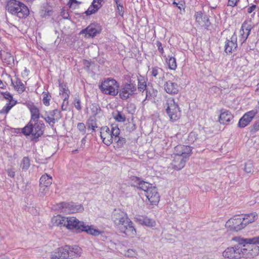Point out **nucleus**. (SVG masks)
I'll list each match as a JSON object with an SVG mask.
<instances>
[{
  "label": "nucleus",
  "instance_id": "15",
  "mask_svg": "<svg viewBox=\"0 0 259 259\" xmlns=\"http://www.w3.org/2000/svg\"><path fill=\"white\" fill-rule=\"evenodd\" d=\"M196 23L200 27H203L205 29H208L211 23L207 16H203L201 11L197 12L195 14Z\"/></svg>",
  "mask_w": 259,
  "mask_h": 259
},
{
  "label": "nucleus",
  "instance_id": "51",
  "mask_svg": "<svg viewBox=\"0 0 259 259\" xmlns=\"http://www.w3.org/2000/svg\"><path fill=\"white\" fill-rule=\"evenodd\" d=\"M77 128L84 134L85 132V126L82 122H79L77 124Z\"/></svg>",
  "mask_w": 259,
  "mask_h": 259
},
{
  "label": "nucleus",
  "instance_id": "36",
  "mask_svg": "<svg viewBox=\"0 0 259 259\" xmlns=\"http://www.w3.org/2000/svg\"><path fill=\"white\" fill-rule=\"evenodd\" d=\"M114 117L116 121L120 122H123L126 120L125 116L118 111H117L116 113L114 114Z\"/></svg>",
  "mask_w": 259,
  "mask_h": 259
},
{
  "label": "nucleus",
  "instance_id": "31",
  "mask_svg": "<svg viewBox=\"0 0 259 259\" xmlns=\"http://www.w3.org/2000/svg\"><path fill=\"white\" fill-rule=\"evenodd\" d=\"M138 89L140 92H143L147 89L146 81L143 77L138 78Z\"/></svg>",
  "mask_w": 259,
  "mask_h": 259
},
{
  "label": "nucleus",
  "instance_id": "3",
  "mask_svg": "<svg viewBox=\"0 0 259 259\" xmlns=\"http://www.w3.org/2000/svg\"><path fill=\"white\" fill-rule=\"evenodd\" d=\"M81 254V249L78 246L65 245L59 247L52 252L51 254L52 259H69L79 256Z\"/></svg>",
  "mask_w": 259,
  "mask_h": 259
},
{
  "label": "nucleus",
  "instance_id": "7",
  "mask_svg": "<svg viewBox=\"0 0 259 259\" xmlns=\"http://www.w3.org/2000/svg\"><path fill=\"white\" fill-rule=\"evenodd\" d=\"M119 84L116 80L107 78L102 82L99 89L104 94L113 96H116L118 92Z\"/></svg>",
  "mask_w": 259,
  "mask_h": 259
},
{
  "label": "nucleus",
  "instance_id": "34",
  "mask_svg": "<svg viewBox=\"0 0 259 259\" xmlns=\"http://www.w3.org/2000/svg\"><path fill=\"white\" fill-rule=\"evenodd\" d=\"M91 112L93 115V117H95L102 112L101 107L98 104H92L91 107Z\"/></svg>",
  "mask_w": 259,
  "mask_h": 259
},
{
  "label": "nucleus",
  "instance_id": "47",
  "mask_svg": "<svg viewBox=\"0 0 259 259\" xmlns=\"http://www.w3.org/2000/svg\"><path fill=\"white\" fill-rule=\"evenodd\" d=\"M68 98L69 95H65L64 98L63 99V102L61 106V109L63 111H65L67 110V107L68 104Z\"/></svg>",
  "mask_w": 259,
  "mask_h": 259
},
{
  "label": "nucleus",
  "instance_id": "33",
  "mask_svg": "<svg viewBox=\"0 0 259 259\" xmlns=\"http://www.w3.org/2000/svg\"><path fill=\"white\" fill-rule=\"evenodd\" d=\"M30 160L28 157H24L20 163V167L23 170L26 171L29 167Z\"/></svg>",
  "mask_w": 259,
  "mask_h": 259
},
{
  "label": "nucleus",
  "instance_id": "17",
  "mask_svg": "<svg viewBox=\"0 0 259 259\" xmlns=\"http://www.w3.org/2000/svg\"><path fill=\"white\" fill-rule=\"evenodd\" d=\"M147 199L152 205H156L159 201L160 196L156 188L151 187L145 194Z\"/></svg>",
  "mask_w": 259,
  "mask_h": 259
},
{
  "label": "nucleus",
  "instance_id": "19",
  "mask_svg": "<svg viewBox=\"0 0 259 259\" xmlns=\"http://www.w3.org/2000/svg\"><path fill=\"white\" fill-rule=\"evenodd\" d=\"M252 28L251 24L248 22L245 21L242 24L241 29L240 30L241 38L239 39V41L242 44L247 39L250 34Z\"/></svg>",
  "mask_w": 259,
  "mask_h": 259
},
{
  "label": "nucleus",
  "instance_id": "63",
  "mask_svg": "<svg viewBox=\"0 0 259 259\" xmlns=\"http://www.w3.org/2000/svg\"><path fill=\"white\" fill-rule=\"evenodd\" d=\"M173 4L174 5H175L176 7H177L179 9L181 10V7L178 6V3H177L175 2H174Z\"/></svg>",
  "mask_w": 259,
  "mask_h": 259
},
{
  "label": "nucleus",
  "instance_id": "32",
  "mask_svg": "<svg viewBox=\"0 0 259 259\" xmlns=\"http://www.w3.org/2000/svg\"><path fill=\"white\" fill-rule=\"evenodd\" d=\"M87 125L89 128L95 131L97 127V120L95 117H90L87 121Z\"/></svg>",
  "mask_w": 259,
  "mask_h": 259
},
{
  "label": "nucleus",
  "instance_id": "35",
  "mask_svg": "<svg viewBox=\"0 0 259 259\" xmlns=\"http://www.w3.org/2000/svg\"><path fill=\"white\" fill-rule=\"evenodd\" d=\"M251 122L248 117L244 115L239 120L238 125L240 127H244Z\"/></svg>",
  "mask_w": 259,
  "mask_h": 259
},
{
  "label": "nucleus",
  "instance_id": "1",
  "mask_svg": "<svg viewBox=\"0 0 259 259\" xmlns=\"http://www.w3.org/2000/svg\"><path fill=\"white\" fill-rule=\"evenodd\" d=\"M232 240L237 243L232 247L227 248L223 256L228 259H239L241 257L251 258L259 253V236L244 238L234 237Z\"/></svg>",
  "mask_w": 259,
  "mask_h": 259
},
{
  "label": "nucleus",
  "instance_id": "26",
  "mask_svg": "<svg viewBox=\"0 0 259 259\" xmlns=\"http://www.w3.org/2000/svg\"><path fill=\"white\" fill-rule=\"evenodd\" d=\"M164 89L166 92L169 94H177L179 92V87L176 83L171 81H166L164 85Z\"/></svg>",
  "mask_w": 259,
  "mask_h": 259
},
{
  "label": "nucleus",
  "instance_id": "23",
  "mask_svg": "<svg viewBox=\"0 0 259 259\" xmlns=\"http://www.w3.org/2000/svg\"><path fill=\"white\" fill-rule=\"evenodd\" d=\"M233 115L228 110H222L219 118V121L221 124H229L233 120Z\"/></svg>",
  "mask_w": 259,
  "mask_h": 259
},
{
  "label": "nucleus",
  "instance_id": "25",
  "mask_svg": "<svg viewBox=\"0 0 259 259\" xmlns=\"http://www.w3.org/2000/svg\"><path fill=\"white\" fill-rule=\"evenodd\" d=\"M103 0H93L92 5L90 6L85 13L87 15L95 14L102 7V2Z\"/></svg>",
  "mask_w": 259,
  "mask_h": 259
},
{
  "label": "nucleus",
  "instance_id": "58",
  "mask_svg": "<svg viewBox=\"0 0 259 259\" xmlns=\"http://www.w3.org/2000/svg\"><path fill=\"white\" fill-rule=\"evenodd\" d=\"M136 255V253L133 250H128L127 251V256L130 257H134Z\"/></svg>",
  "mask_w": 259,
  "mask_h": 259
},
{
  "label": "nucleus",
  "instance_id": "39",
  "mask_svg": "<svg viewBox=\"0 0 259 259\" xmlns=\"http://www.w3.org/2000/svg\"><path fill=\"white\" fill-rule=\"evenodd\" d=\"M39 186L40 188L38 196L41 197H44L48 193L49 191V187L44 186Z\"/></svg>",
  "mask_w": 259,
  "mask_h": 259
},
{
  "label": "nucleus",
  "instance_id": "42",
  "mask_svg": "<svg viewBox=\"0 0 259 259\" xmlns=\"http://www.w3.org/2000/svg\"><path fill=\"white\" fill-rule=\"evenodd\" d=\"M60 94L62 95L63 98H64L65 95H69L70 93L69 91L66 88L65 85L60 84Z\"/></svg>",
  "mask_w": 259,
  "mask_h": 259
},
{
  "label": "nucleus",
  "instance_id": "48",
  "mask_svg": "<svg viewBox=\"0 0 259 259\" xmlns=\"http://www.w3.org/2000/svg\"><path fill=\"white\" fill-rule=\"evenodd\" d=\"M256 112H257L255 110H251L246 113L244 115H245L246 117H248V118L251 121L256 114Z\"/></svg>",
  "mask_w": 259,
  "mask_h": 259
},
{
  "label": "nucleus",
  "instance_id": "4",
  "mask_svg": "<svg viewBox=\"0 0 259 259\" xmlns=\"http://www.w3.org/2000/svg\"><path fill=\"white\" fill-rule=\"evenodd\" d=\"M45 125L42 121H31L23 128H21V132L25 136H32L31 141L37 142L38 138L44 133Z\"/></svg>",
  "mask_w": 259,
  "mask_h": 259
},
{
  "label": "nucleus",
  "instance_id": "50",
  "mask_svg": "<svg viewBox=\"0 0 259 259\" xmlns=\"http://www.w3.org/2000/svg\"><path fill=\"white\" fill-rule=\"evenodd\" d=\"M259 130V121H256L251 127L250 130L251 132L255 133Z\"/></svg>",
  "mask_w": 259,
  "mask_h": 259
},
{
  "label": "nucleus",
  "instance_id": "20",
  "mask_svg": "<svg viewBox=\"0 0 259 259\" xmlns=\"http://www.w3.org/2000/svg\"><path fill=\"white\" fill-rule=\"evenodd\" d=\"M173 158L171 165L172 168L177 170L182 169L185 166L186 161L188 160V158L184 157L175 155Z\"/></svg>",
  "mask_w": 259,
  "mask_h": 259
},
{
  "label": "nucleus",
  "instance_id": "38",
  "mask_svg": "<svg viewBox=\"0 0 259 259\" xmlns=\"http://www.w3.org/2000/svg\"><path fill=\"white\" fill-rule=\"evenodd\" d=\"M167 63L168 65V67L171 70H175L177 68L176 60L174 57H169Z\"/></svg>",
  "mask_w": 259,
  "mask_h": 259
},
{
  "label": "nucleus",
  "instance_id": "9",
  "mask_svg": "<svg viewBox=\"0 0 259 259\" xmlns=\"http://www.w3.org/2000/svg\"><path fill=\"white\" fill-rule=\"evenodd\" d=\"M166 106V111L170 120L172 121L178 120L181 115V110L178 103L173 98L167 99Z\"/></svg>",
  "mask_w": 259,
  "mask_h": 259
},
{
  "label": "nucleus",
  "instance_id": "12",
  "mask_svg": "<svg viewBox=\"0 0 259 259\" xmlns=\"http://www.w3.org/2000/svg\"><path fill=\"white\" fill-rule=\"evenodd\" d=\"M41 117L53 127L55 123L61 117V115L58 110L54 109L48 112H46L44 115H41Z\"/></svg>",
  "mask_w": 259,
  "mask_h": 259
},
{
  "label": "nucleus",
  "instance_id": "56",
  "mask_svg": "<svg viewBox=\"0 0 259 259\" xmlns=\"http://www.w3.org/2000/svg\"><path fill=\"white\" fill-rule=\"evenodd\" d=\"M144 216H139L136 218V220L137 222H138L140 224L143 225L144 224Z\"/></svg>",
  "mask_w": 259,
  "mask_h": 259
},
{
  "label": "nucleus",
  "instance_id": "28",
  "mask_svg": "<svg viewBox=\"0 0 259 259\" xmlns=\"http://www.w3.org/2000/svg\"><path fill=\"white\" fill-rule=\"evenodd\" d=\"M99 31L93 25H90L87 27L85 29H83L81 31L80 33L88 34L89 36L94 37L96 35Z\"/></svg>",
  "mask_w": 259,
  "mask_h": 259
},
{
  "label": "nucleus",
  "instance_id": "40",
  "mask_svg": "<svg viewBox=\"0 0 259 259\" xmlns=\"http://www.w3.org/2000/svg\"><path fill=\"white\" fill-rule=\"evenodd\" d=\"M113 141H115L118 147L121 148L123 147V145L125 144L126 139L125 138L122 137H120L119 135H118L117 140H113Z\"/></svg>",
  "mask_w": 259,
  "mask_h": 259
},
{
  "label": "nucleus",
  "instance_id": "14",
  "mask_svg": "<svg viewBox=\"0 0 259 259\" xmlns=\"http://www.w3.org/2000/svg\"><path fill=\"white\" fill-rule=\"evenodd\" d=\"M75 229L78 232H85L89 234L94 236H98L101 234L99 230L92 227V226H86L84 222L79 221L78 219L76 222V227Z\"/></svg>",
  "mask_w": 259,
  "mask_h": 259
},
{
  "label": "nucleus",
  "instance_id": "45",
  "mask_svg": "<svg viewBox=\"0 0 259 259\" xmlns=\"http://www.w3.org/2000/svg\"><path fill=\"white\" fill-rule=\"evenodd\" d=\"M253 164L251 161H248L245 163L244 170L247 173H251L253 170Z\"/></svg>",
  "mask_w": 259,
  "mask_h": 259
},
{
  "label": "nucleus",
  "instance_id": "22",
  "mask_svg": "<svg viewBox=\"0 0 259 259\" xmlns=\"http://www.w3.org/2000/svg\"><path fill=\"white\" fill-rule=\"evenodd\" d=\"M132 181L139 189L144 191L145 194L151 187H153L151 184L145 182L137 177L132 178Z\"/></svg>",
  "mask_w": 259,
  "mask_h": 259
},
{
  "label": "nucleus",
  "instance_id": "8",
  "mask_svg": "<svg viewBox=\"0 0 259 259\" xmlns=\"http://www.w3.org/2000/svg\"><path fill=\"white\" fill-rule=\"evenodd\" d=\"M77 219L75 217H64L60 215L54 216L52 222L54 225L66 227L68 229H75Z\"/></svg>",
  "mask_w": 259,
  "mask_h": 259
},
{
  "label": "nucleus",
  "instance_id": "13",
  "mask_svg": "<svg viewBox=\"0 0 259 259\" xmlns=\"http://www.w3.org/2000/svg\"><path fill=\"white\" fill-rule=\"evenodd\" d=\"M59 208L63 211L70 213H76L83 210V206L80 204H76L74 202H61L59 204Z\"/></svg>",
  "mask_w": 259,
  "mask_h": 259
},
{
  "label": "nucleus",
  "instance_id": "52",
  "mask_svg": "<svg viewBox=\"0 0 259 259\" xmlns=\"http://www.w3.org/2000/svg\"><path fill=\"white\" fill-rule=\"evenodd\" d=\"M117 8V11L119 15L121 16H122L123 15V6L120 3H118V4H116Z\"/></svg>",
  "mask_w": 259,
  "mask_h": 259
},
{
  "label": "nucleus",
  "instance_id": "5",
  "mask_svg": "<svg viewBox=\"0 0 259 259\" xmlns=\"http://www.w3.org/2000/svg\"><path fill=\"white\" fill-rule=\"evenodd\" d=\"M6 9L8 12L20 19L27 17L29 14V10L27 7L23 3L16 0H9Z\"/></svg>",
  "mask_w": 259,
  "mask_h": 259
},
{
  "label": "nucleus",
  "instance_id": "37",
  "mask_svg": "<svg viewBox=\"0 0 259 259\" xmlns=\"http://www.w3.org/2000/svg\"><path fill=\"white\" fill-rule=\"evenodd\" d=\"M14 88L18 92H23L24 91L25 88L24 84L21 82L20 79H17L16 82V84H14Z\"/></svg>",
  "mask_w": 259,
  "mask_h": 259
},
{
  "label": "nucleus",
  "instance_id": "64",
  "mask_svg": "<svg viewBox=\"0 0 259 259\" xmlns=\"http://www.w3.org/2000/svg\"><path fill=\"white\" fill-rule=\"evenodd\" d=\"M3 83L2 81L0 79V88H3Z\"/></svg>",
  "mask_w": 259,
  "mask_h": 259
},
{
  "label": "nucleus",
  "instance_id": "53",
  "mask_svg": "<svg viewBox=\"0 0 259 259\" xmlns=\"http://www.w3.org/2000/svg\"><path fill=\"white\" fill-rule=\"evenodd\" d=\"M61 16L63 17V18L67 19L69 18V14L68 11H66L64 9H62L61 12Z\"/></svg>",
  "mask_w": 259,
  "mask_h": 259
},
{
  "label": "nucleus",
  "instance_id": "61",
  "mask_svg": "<svg viewBox=\"0 0 259 259\" xmlns=\"http://www.w3.org/2000/svg\"><path fill=\"white\" fill-rule=\"evenodd\" d=\"M145 91H146V97L143 102H144L148 98L149 94H150V93L148 92V89H146Z\"/></svg>",
  "mask_w": 259,
  "mask_h": 259
},
{
  "label": "nucleus",
  "instance_id": "10",
  "mask_svg": "<svg viewBox=\"0 0 259 259\" xmlns=\"http://www.w3.org/2000/svg\"><path fill=\"white\" fill-rule=\"evenodd\" d=\"M226 226L231 231H238L246 226V222H244L243 215H235L226 222Z\"/></svg>",
  "mask_w": 259,
  "mask_h": 259
},
{
  "label": "nucleus",
  "instance_id": "62",
  "mask_svg": "<svg viewBox=\"0 0 259 259\" xmlns=\"http://www.w3.org/2000/svg\"><path fill=\"white\" fill-rule=\"evenodd\" d=\"M0 259H9V257L5 255L0 256Z\"/></svg>",
  "mask_w": 259,
  "mask_h": 259
},
{
  "label": "nucleus",
  "instance_id": "6",
  "mask_svg": "<svg viewBox=\"0 0 259 259\" xmlns=\"http://www.w3.org/2000/svg\"><path fill=\"white\" fill-rule=\"evenodd\" d=\"M100 130L101 138L103 142L107 146H110L113 140H117L120 133V130L117 126L112 125L111 130L107 126H102Z\"/></svg>",
  "mask_w": 259,
  "mask_h": 259
},
{
  "label": "nucleus",
  "instance_id": "46",
  "mask_svg": "<svg viewBox=\"0 0 259 259\" xmlns=\"http://www.w3.org/2000/svg\"><path fill=\"white\" fill-rule=\"evenodd\" d=\"M197 136L198 135L195 132H191L188 136V141L191 143H194L197 139Z\"/></svg>",
  "mask_w": 259,
  "mask_h": 259
},
{
  "label": "nucleus",
  "instance_id": "59",
  "mask_svg": "<svg viewBox=\"0 0 259 259\" xmlns=\"http://www.w3.org/2000/svg\"><path fill=\"white\" fill-rule=\"evenodd\" d=\"M8 174L9 176L12 178H14L15 176V172L11 169H8Z\"/></svg>",
  "mask_w": 259,
  "mask_h": 259
},
{
  "label": "nucleus",
  "instance_id": "43",
  "mask_svg": "<svg viewBox=\"0 0 259 259\" xmlns=\"http://www.w3.org/2000/svg\"><path fill=\"white\" fill-rule=\"evenodd\" d=\"M43 99L42 102L46 106H49L50 104L49 101L50 100L51 96H49V93L44 92L42 93Z\"/></svg>",
  "mask_w": 259,
  "mask_h": 259
},
{
  "label": "nucleus",
  "instance_id": "49",
  "mask_svg": "<svg viewBox=\"0 0 259 259\" xmlns=\"http://www.w3.org/2000/svg\"><path fill=\"white\" fill-rule=\"evenodd\" d=\"M74 105L77 110L79 111L81 109L80 100L78 98H75L74 101Z\"/></svg>",
  "mask_w": 259,
  "mask_h": 259
},
{
  "label": "nucleus",
  "instance_id": "41",
  "mask_svg": "<svg viewBox=\"0 0 259 259\" xmlns=\"http://www.w3.org/2000/svg\"><path fill=\"white\" fill-rule=\"evenodd\" d=\"M155 222L152 219H149L147 217H144V225L148 227H154L155 226Z\"/></svg>",
  "mask_w": 259,
  "mask_h": 259
},
{
  "label": "nucleus",
  "instance_id": "27",
  "mask_svg": "<svg viewBox=\"0 0 259 259\" xmlns=\"http://www.w3.org/2000/svg\"><path fill=\"white\" fill-rule=\"evenodd\" d=\"M1 59L4 63L7 65L14 64V59L11 54L8 52H4L1 54Z\"/></svg>",
  "mask_w": 259,
  "mask_h": 259
},
{
  "label": "nucleus",
  "instance_id": "18",
  "mask_svg": "<svg viewBox=\"0 0 259 259\" xmlns=\"http://www.w3.org/2000/svg\"><path fill=\"white\" fill-rule=\"evenodd\" d=\"M192 152V148L189 146L179 145L175 147L174 155L189 159Z\"/></svg>",
  "mask_w": 259,
  "mask_h": 259
},
{
  "label": "nucleus",
  "instance_id": "30",
  "mask_svg": "<svg viewBox=\"0 0 259 259\" xmlns=\"http://www.w3.org/2000/svg\"><path fill=\"white\" fill-rule=\"evenodd\" d=\"M243 218L246 225L254 222L257 218V214L255 212L243 215Z\"/></svg>",
  "mask_w": 259,
  "mask_h": 259
},
{
  "label": "nucleus",
  "instance_id": "57",
  "mask_svg": "<svg viewBox=\"0 0 259 259\" xmlns=\"http://www.w3.org/2000/svg\"><path fill=\"white\" fill-rule=\"evenodd\" d=\"M256 8V6L253 5L251 7H249L247 9V12L249 14L251 13Z\"/></svg>",
  "mask_w": 259,
  "mask_h": 259
},
{
  "label": "nucleus",
  "instance_id": "29",
  "mask_svg": "<svg viewBox=\"0 0 259 259\" xmlns=\"http://www.w3.org/2000/svg\"><path fill=\"white\" fill-rule=\"evenodd\" d=\"M52 183V179L48 175H43L39 180V186H44L49 187Z\"/></svg>",
  "mask_w": 259,
  "mask_h": 259
},
{
  "label": "nucleus",
  "instance_id": "60",
  "mask_svg": "<svg viewBox=\"0 0 259 259\" xmlns=\"http://www.w3.org/2000/svg\"><path fill=\"white\" fill-rule=\"evenodd\" d=\"M73 3L78 4H79L80 3L78 1H77L76 0H69L68 5L70 8L71 7V5Z\"/></svg>",
  "mask_w": 259,
  "mask_h": 259
},
{
  "label": "nucleus",
  "instance_id": "24",
  "mask_svg": "<svg viewBox=\"0 0 259 259\" xmlns=\"http://www.w3.org/2000/svg\"><path fill=\"white\" fill-rule=\"evenodd\" d=\"M27 107L29 109L31 113V121H39L38 119L41 117L39 109L33 103H29L27 105Z\"/></svg>",
  "mask_w": 259,
  "mask_h": 259
},
{
  "label": "nucleus",
  "instance_id": "55",
  "mask_svg": "<svg viewBox=\"0 0 259 259\" xmlns=\"http://www.w3.org/2000/svg\"><path fill=\"white\" fill-rule=\"evenodd\" d=\"M238 0H229L228 5L231 7H234L236 5Z\"/></svg>",
  "mask_w": 259,
  "mask_h": 259
},
{
  "label": "nucleus",
  "instance_id": "54",
  "mask_svg": "<svg viewBox=\"0 0 259 259\" xmlns=\"http://www.w3.org/2000/svg\"><path fill=\"white\" fill-rule=\"evenodd\" d=\"M156 46L158 48V50L159 52L160 53L161 55H162L164 53L163 49L162 47V44L160 41H157L156 42Z\"/></svg>",
  "mask_w": 259,
  "mask_h": 259
},
{
  "label": "nucleus",
  "instance_id": "21",
  "mask_svg": "<svg viewBox=\"0 0 259 259\" xmlns=\"http://www.w3.org/2000/svg\"><path fill=\"white\" fill-rule=\"evenodd\" d=\"M237 35L234 33L230 40L227 39L226 40L225 46V51L226 53H230L236 50L237 48Z\"/></svg>",
  "mask_w": 259,
  "mask_h": 259
},
{
  "label": "nucleus",
  "instance_id": "16",
  "mask_svg": "<svg viewBox=\"0 0 259 259\" xmlns=\"http://www.w3.org/2000/svg\"><path fill=\"white\" fill-rule=\"evenodd\" d=\"M5 99L9 101V103L0 110L1 114H7L11 109L16 105L17 101L13 100L12 95L8 92L2 93Z\"/></svg>",
  "mask_w": 259,
  "mask_h": 259
},
{
  "label": "nucleus",
  "instance_id": "2",
  "mask_svg": "<svg viewBox=\"0 0 259 259\" xmlns=\"http://www.w3.org/2000/svg\"><path fill=\"white\" fill-rule=\"evenodd\" d=\"M111 220L121 233L128 235L129 232H131L132 235L136 234V231L133 223L128 218L127 214L121 209H115L113 210Z\"/></svg>",
  "mask_w": 259,
  "mask_h": 259
},
{
  "label": "nucleus",
  "instance_id": "11",
  "mask_svg": "<svg viewBox=\"0 0 259 259\" xmlns=\"http://www.w3.org/2000/svg\"><path fill=\"white\" fill-rule=\"evenodd\" d=\"M136 84L131 82L125 83L122 84L118 92L119 96L122 100H126L130 97L137 94Z\"/></svg>",
  "mask_w": 259,
  "mask_h": 259
},
{
  "label": "nucleus",
  "instance_id": "44",
  "mask_svg": "<svg viewBox=\"0 0 259 259\" xmlns=\"http://www.w3.org/2000/svg\"><path fill=\"white\" fill-rule=\"evenodd\" d=\"M151 69V75L154 77H156L158 74L163 72L162 69L158 67H152Z\"/></svg>",
  "mask_w": 259,
  "mask_h": 259
}]
</instances>
